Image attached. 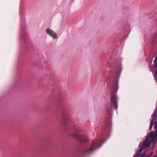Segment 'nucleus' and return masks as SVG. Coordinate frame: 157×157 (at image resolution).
Instances as JSON below:
<instances>
[{"label": "nucleus", "instance_id": "nucleus-6", "mask_svg": "<svg viewBox=\"0 0 157 157\" xmlns=\"http://www.w3.org/2000/svg\"><path fill=\"white\" fill-rule=\"evenodd\" d=\"M46 31L47 33L49 35L52 36L53 38L55 39L57 38V35L52 30H50L48 28Z\"/></svg>", "mask_w": 157, "mask_h": 157}, {"label": "nucleus", "instance_id": "nucleus-4", "mask_svg": "<svg viewBox=\"0 0 157 157\" xmlns=\"http://www.w3.org/2000/svg\"><path fill=\"white\" fill-rule=\"evenodd\" d=\"M155 125L154 127V129H155V132H151L148 136V137L145 140H147V142H148L150 145V143L153 142L154 144L157 141V121L156 120L155 122Z\"/></svg>", "mask_w": 157, "mask_h": 157}, {"label": "nucleus", "instance_id": "nucleus-10", "mask_svg": "<svg viewBox=\"0 0 157 157\" xmlns=\"http://www.w3.org/2000/svg\"><path fill=\"white\" fill-rule=\"evenodd\" d=\"M153 152H151L150 153V154L149 155V156L150 157L153 154Z\"/></svg>", "mask_w": 157, "mask_h": 157}, {"label": "nucleus", "instance_id": "nucleus-5", "mask_svg": "<svg viewBox=\"0 0 157 157\" xmlns=\"http://www.w3.org/2000/svg\"><path fill=\"white\" fill-rule=\"evenodd\" d=\"M147 140H145L143 143L140 144L142 146L139 149V152H141L144 149H145L149 147L150 144L148 142H147Z\"/></svg>", "mask_w": 157, "mask_h": 157}, {"label": "nucleus", "instance_id": "nucleus-1", "mask_svg": "<svg viewBox=\"0 0 157 157\" xmlns=\"http://www.w3.org/2000/svg\"><path fill=\"white\" fill-rule=\"evenodd\" d=\"M62 114L63 117V125L65 129L69 132H71L70 136L75 137L81 143H87L89 141L88 136L85 134L78 132L80 130L76 125L75 124L71 125L68 124L70 120V115L68 112L66 110L63 109L62 110Z\"/></svg>", "mask_w": 157, "mask_h": 157}, {"label": "nucleus", "instance_id": "nucleus-9", "mask_svg": "<svg viewBox=\"0 0 157 157\" xmlns=\"http://www.w3.org/2000/svg\"><path fill=\"white\" fill-rule=\"evenodd\" d=\"M154 77L155 80L156 82H157V69L155 70V73L154 75Z\"/></svg>", "mask_w": 157, "mask_h": 157}, {"label": "nucleus", "instance_id": "nucleus-11", "mask_svg": "<svg viewBox=\"0 0 157 157\" xmlns=\"http://www.w3.org/2000/svg\"><path fill=\"white\" fill-rule=\"evenodd\" d=\"M144 157H150V156L149 155H145Z\"/></svg>", "mask_w": 157, "mask_h": 157}, {"label": "nucleus", "instance_id": "nucleus-12", "mask_svg": "<svg viewBox=\"0 0 157 157\" xmlns=\"http://www.w3.org/2000/svg\"><path fill=\"white\" fill-rule=\"evenodd\" d=\"M153 157H157V156H155V155H154Z\"/></svg>", "mask_w": 157, "mask_h": 157}, {"label": "nucleus", "instance_id": "nucleus-2", "mask_svg": "<svg viewBox=\"0 0 157 157\" xmlns=\"http://www.w3.org/2000/svg\"><path fill=\"white\" fill-rule=\"evenodd\" d=\"M102 143V141L100 140H94L91 145L84 150V154L86 155L91 154L99 148L101 145Z\"/></svg>", "mask_w": 157, "mask_h": 157}, {"label": "nucleus", "instance_id": "nucleus-7", "mask_svg": "<svg viewBox=\"0 0 157 157\" xmlns=\"http://www.w3.org/2000/svg\"><path fill=\"white\" fill-rule=\"evenodd\" d=\"M145 154H143L141 155L140 157H143L144 155ZM140 155V154L139 152H137L136 153V154H135L134 156L133 157H138Z\"/></svg>", "mask_w": 157, "mask_h": 157}, {"label": "nucleus", "instance_id": "nucleus-8", "mask_svg": "<svg viewBox=\"0 0 157 157\" xmlns=\"http://www.w3.org/2000/svg\"><path fill=\"white\" fill-rule=\"evenodd\" d=\"M154 65L155 67L157 68V56L155 57L154 60Z\"/></svg>", "mask_w": 157, "mask_h": 157}, {"label": "nucleus", "instance_id": "nucleus-3", "mask_svg": "<svg viewBox=\"0 0 157 157\" xmlns=\"http://www.w3.org/2000/svg\"><path fill=\"white\" fill-rule=\"evenodd\" d=\"M118 81H116L113 86L112 90L113 94L111 99V106L114 107L116 109H117V98L115 93L117 91L118 89Z\"/></svg>", "mask_w": 157, "mask_h": 157}]
</instances>
